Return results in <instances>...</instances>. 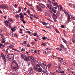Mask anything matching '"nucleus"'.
<instances>
[{
  "label": "nucleus",
  "instance_id": "f257e3e1",
  "mask_svg": "<svg viewBox=\"0 0 75 75\" xmlns=\"http://www.w3.org/2000/svg\"><path fill=\"white\" fill-rule=\"evenodd\" d=\"M11 67L12 69L13 70H14V71H16V70L18 69L19 68L18 64L15 61H13L12 62Z\"/></svg>",
  "mask_w": 75,
  "mask_h": 75
},
{
  "label": "nucleus",
  "instance_id": "f03ea898",
  "mask_svg": "<svg viewBox=\"0 0 75 75\" xmlns=\"http://www.w3.org/2000/svg\"><path fill=\"white\" fill-rule=\"evenodd\" d=\"M32 66H33V68L34 69L36 70V69H38V67H40V66L38 64H36L35 63H33L32 64Z\"/></svg>",
  "mask_w": 75,
  "mask_h": 75
},
{
  "label": "nucleus",
  "instance_id": "7ed1b4c3",
  "mask_svg": "<svg viewBox=\"0 0 75 75\" xmlns=\"http://www.w3.org/2000/svg\"><path fill=\"white\" fill-rule=\"evenodd\" d=\"M6 57L8 61H11L12 57H11L10 54H8V55H6Z\"/></svg>",
  "mask_w": 75,
  "mask_h": 75
},
{
  "label": "nucleus",
  "instance_id": "20e7f679",
  "mask_svg": "<svg viewBox=\"0 0 75 75\" xmlns=\"http://www.w3.org/2000/svg\"><path fill=\"white\" fill-rule=\"evenodd\" d=\"M0 7L1 8L5 9V8H8V6H7V5H0Z\"/></svg>",
  "mask_w": 75,
  "mask_h": 75
},
{
  "label": "nucleus",
  "instance_id": "39448f33",
  "mask_svg": "<svg viewBox=\"0 0 75 75\" xmlns=\"http://www.w3.org/2000/svg\"><path fill=\"white\" fill-rule=\"evenodd\" d=\"M42 74L43 75H48V71L47 70H45L42 72Z\"/></svg>",
  "mask_w": 75,
  "mask_h": 75
},
{
  "label": "nucleus",
  "instance_id": "423d86ee",
  "mask_svg": "<svg viewBox=\"0 0 75 75\" xmlns=\"http://www.w3.org/2000/svg\"><path fill=\"white\" fill-rule=\"evenodd\" d=\"M28 58L29 59V60H30L31 62H33V61H34V59L33 57H32L31 56H29L28 57Z\"/></svg>",
  "mask_w": 75,
  "mask_h": 75
},
{
  "label": "nucleus",
  "instance_id": "0eeeda50",
  "mask_svg": "<svg viewBox=\"0 0 75 75\" xmlns=\"http://www.w3.org/2000/svg\"><path fill=\"white\" fill-rule=\"evenodd\" d=\"M53 19H54V20H57V15L54 13L53 14Z\"/></svg>",
  "mask_w": 75,
  "mask_h": 75
},
{
  "label": "nucleus",
  "instance_id": "6e6552de",
  "mask_svg": "<svg viewBox=\"0 0 75 75\" xmlns=\"http://www.w3.org/2000/svg\"><path fill=\"white\" fill-rule=\"evenodd\" d=\"M39 6L41 7L42 8H45L46 6L45 5L43 4H42L40 3L39 4Z\"/></svg>",
  "mask_w": 75,
  "mask_h": 75
},
{
  "label": "nucleus",
  "instance_id": "1a4fd4ad",
  "mask_svg": "<svg viewBox=\"0 0 75 75\" xmlns=\"http://www.w3.org/2000/svg\"><path fill=\"white\" fill-rule=\"evenodd\" d=\"M38 72H41L42 71V69L41 68V67H39L38 68Z\"/></svg>",
  "mask_w": 75,
  "mask_h": 75
},
{
  "label": "nucleus",
  "instance_id": "9d476101",
  "mask_svg": "<svg viewBox=\"0 0 75 75\" xmlns=\"http://www.w3.org/2000/svg\"><path fill=\"white\" fill-rule=\"evenodd\" d=\"M25 61H26V62H28L29 60L28 57H25Z\"/></svg>",
  "mask_w": 75,
  "mask_h": 75
},
{
  "label": "nucleus",
  "instance_id": "9b49d317",
  "mask_svg": "<svg viewBox=\"0 0 75 75\" xmlns=\"http://www.w3.org/2000/svg\"><path fill=\"white\" fill-rule=\"evenodd\" d=\"M62 40H63V41L64 42V43H65V44H67V40H66L65 39H64V38H62Z\"/></svg>",
  "mask_w": 75,
  "mask_h": 75
},
{
  "label": "nucleus",
  "instance_id": "f8f14e48",
  "mask_svg": "<svg viewBox=\"0 0 75 75\" xmlns=\"http://www.w3.org/2000/svg\"><path fill=\"white\" fill-rule=\"evenodd\" d=\"M37 9L39 11H42V9L39 6H37Z\"/></svg>",
  "mask_w": 75,
  "mask_h": 75
},
{
  "label": "nucleus",
  "instance_id": "ddd939ff",
  "mask_svg": "<svg viewBox=\"0 0 75 75\" xmlns=\"http://www.w3.org/2000/svg\"><path fill=\"white\" fill-rule=\"evenodd\" d=\"M47 6L48 8H51L52 7V5L50 4H47Z\"/></svg>",
  "mask_w": 75,
  "mask_h": 75
},
{
  "label": "nucleus",
  "instance_id": "4468645a",
  "mask_svg": "<svg viewBox=\"0 0 75 75\" xmlns=\"http://www.w3.org/2000/svg\"><path fill=\"white\" fill-rule=\"evenodd\" d=\"M37 62L38 63L39 65H41V62L40 60H38Z\"/></svg>",
  "mask_w": 75,
  "mask_h": 75
},
{
  "label": "nucleus",
  "instance_id": "2eb2a0df",
  "mask_svg": "<svg viewBox=\"0 0 75 75\" xmlns=\"http://www.w3.org/2000/svg\"><path fill=\"white\" fill-rule=\"evenodd\" d=\"M1 57L3 59H5V57H4V55L3 53H1Z\"/></svg>",
  "mask_w": 75,
  "mask_h": 75
},
{
  "label": "nucleus",
  "instance_id": "dca6fc26",
  "mask_svg": "<svg viewBox=\"0 0 75 75\" xmlns=\"http://www.w3.org/2000/svg\"><path fill=\"white\" fill-rule=\"evenodd\" d=\"M60 63H61V64H63V65H65L67 64V63H66V62H63L62 61H61L60 62Z\"/></svg>",
  "mask_w": 75,
  "mask_h": 75
},
{
  "label": "nucleus",
  "instance_id": "f3484780",
  "mask_svg": "<svg viewBox=\"0 0 75 75\" xmlns=\"http://www.w3.org/2000/svg\"><path fill=\"white\" fill-rule=\"evenodd\" d=\"M67 15L68 16V21H70V15L68 13H67Z\"/></svg>",
  "mask_w": 75,
  "mask_h": 75
},
{
  "label": "nucleus",
  "instance_id": "a211bd4d",
  "mask_svg": "<svg viewBox=\"0 0 75 75\" xmlns=\"http://www.w3.org/2000/svg\"><path fill=\"white\" fill-rule=\"evenodd\" d=\"M6 40L5 38L2 39V40H2V43H4V42H6V41L4 40Z\"/></svg>",
  "mask_w": 75,
  "mask_h": 75
},
{
  "label": "nucleus",
  "instance_id": "6ab92c4d",
  "mask_svg": "<svg viewBox=\"0 0 75 75\" xmlns=\"http://www.w3.org/2000/svg\"><path fill=\"white\" fill-rule=\"evenodd\" d=\"M28 71L29 72V73H32V72H33V70L32 69H29L28 70Z\"/></svg>",
  "mask_w": 75,
  "mask_h": 75
},
{
  "label": "nucleus",
  "instance_id": "aec40b11",
  "mask_svg": "<svg viewBox=\"0 0 75 75\" xmlns=\"http://www.w3.org/2000/svg\"><path fill=\"white\" fill-rule=\"evenodd\" d=\"M53 4L54 6H57L58 5V4L57 3H55V2H54L53 3Z\"/></svg>",
  "mask_w": 75,
  "mask_h": 75
},
{
  "label": "nucleus",
  "instance_id": "412c9836",
  "mask_svg": "<svg viewBox=\"0 0 75 75\" xmlns=\"http://www.w3.org/2000/svg\"><path fill=\"white\" fill-rule=\"evenodd\" d=\"M24 19H22L21 20V21L22 23H23L24 24H26V22L25 21H24Z\"/></svg>",
  "mask_w": 75,
  "mask_h": 75
},
{
  "label": "nucleus",
  "instance_id": "4be33fe9",
  "mask_svg": "<svg viewBox=\"0 0 75 75\" xmlns=\"http://www.w3.org/2000/svg\"><path fill=\"white\" fill-rule=\"evenodd\" d=\"M45 65V64L44 63H42V65H41V67H42V68H44V66Z\"/></svg>",
  "mask_w": 75,
  "mask_h": 75
},
{
  "label": "nucleus",
  "instance_id": "5701e85b",
  "mask_svg": "<svg viewBox=\"0 0 75 75\" xmlns=\"http://www.w3.org/2000/svg\"><path fill=\"white\" fill-rule=\"evenodd\" d=\"M51 50V48H50V47H48L46 49V50L47 51H49L50 50Z\"/></svg>",
  "mask_w": 75,
  "mask_h": 75
},
{
  "label": "nucleus",
  "instance_id": "b1692460",
  "mask_svg": "<svg viewBox=\"0 0 75 75\" xmlns=\"http://www.w3.org/2000/svg\"><path fill=\"white\" fill-rule=\"evenodd\" d=\"M52 11H53V13H57V10H55L54 9H52Z\"/></svg>",
  "mask_w": 75,
  "mask_h": 75
},
{
  "label": "nucleus",
  "instance_id": "393cba45",
  "mask_svg": "<svg viewBox=\"0 0 75 75\" xmlns=\"http://www.w3.org/2000/svg\"><path fill=\"white\" fill-rule=\"evenodd\" d=\"M59 72L60 73V74H64L65 73V71H59Z\"/></svg>",
  "mask_w": 75,
  "mask_h": 75
},
{
  "label": "nucleus",
  "instance_id": "a878e982",
  "mask_svg": "<svg viewBox=\"0 0 75 75\" xmlns=\"http://www.w3.org/2000/svg\"><path fill=\"white\" fill-rule=\"evenodd\" d=\"M58 69L60 71H62V69H61V67H60V66H59Z\"/></svg>",
  "mask_w": 75,
  "mask_h": 75
},
{
  "label": "nucleus",
  "instance_id": "bb28decb",
  "mask_svg": "<svg viewBox=\"0 0 75 75\" xmlns=\"http://www.w3.org/2000/svg\"><path fill=\"white\" fill-rule=\"evenodd\" d=\"M43 68H44L45 69H46L47 68V65H46V64H45V65Z\"/></svg>",
  "mask_w": 75,
  "mask_h": 75
},
{
  "label": "nucleus",
  "instance_id": "cd10ccee",
  "mask_svg": "<svg viewBox=\"0 0 75 75\" xmlns=\"http://www.w3.org/2000/svg\"><path fill=\"white\" fill-rule=\"evenodd\" d=\"M21 57L22 58H24V54H22L21 55Z\"/></svg>",
  "mask_w": 75,
  "mask_h": 75
},
{
  "label": "nucleus",
  "instance_id": "c85d7f7f",
  "mask_svg": "<svg viewBox=\"0 0 75 75\" xmlns=\"http://www.w3.org/2000/svg\"><path fill=\"white\" fill-rule=\"evenodd\" d=\"M24 17V15L23 14L21 16L20 18H24L23 17Z\"/></svg>",
  "mask_w": 75,
  "mask_h": 75
},
{
  "label": "nucleus",
  "instance_id": "c756f323",
  "mask_svg": "<svg viewBox=\"0 0 75 75\" xmlns=\"http://www.w3.org/2000/svg\"><path fill=\"white\" fill-rule=\"evenodd\" d=\"M61 47L62 48H64V45L62 44L61 45Z\"/></svg>",
  "mask_w": 75,
  "mask_h": 75
},
{
  "label": "nucleus",
  "instance_id": "7c9ffc66",
  "mask_svg": "<svg viewBox=\"0 0 75 75\" xmlns=\"http://www.w3.org/2000/svg\"><path fill=\"white\" fill-rule=\"evenodd\" d=\"M48 68H51V64H48Z\"/></svg>",
  "mask_w": 75,
  "mask_h": 75
},
{
  "label": "nucleus",
  "instance_id": "2f4dec72",
  "mask_svg": "<svg viewBox=\"0 0 75 75\" xmlns=\"http://www.w3.org/2000/svg\"><path fill=\"white\" fill-rule=\"evenodd\" d=\"M55 31L56 32V33H59V31H58V30H57V29H55Z\"/></svg>",
  "mask_w": 75,
  "mask_h": 75
},
{
  "label": "nucleus",
  "instance_id": "473e14b6",
  "mask_svg": "<svg viewBox=\"0 0 75 75\" xmlns=\"http://www.w3.org/2000/svg\"><path fill=\"white\" fill-rule=\"evenodd\" d=\"M12 49L13 50H14V51H17V52H19V51L18 50L15 49L14 48H13Z\"/></svg>",
  "mask_w": 75,
  "mask_h": 75
},
{
  "label": "nucleus",
  "instance_id": "72a5a7b5",
  "mask_svg": "<svg viewBox=\"0 0 75 75\" xmlns=\"http://www.w3.org/2000/svg\"><path fill=\"white\" fill-rule=\"evenodd\" d=\"M42 44L43 45H44V46H46V44L45 43H43Z\"/></svg>",
  "mask_w": 75,
  "mask_h": 75
},
{
  "label": "nucleus",
  "instance_id": "f704fd0d",
  "mask_svg": "<svg viewBox=\"0 0 75 75\" xmlns=\"http://www.w3.org/2000/svg\"><path fill=\"white\" fill-rule=\"evenodd\" d=\"M9 21H13V20H12V18H9L8 20Z\"/></svg>",
  "mask_w": 75,
  "mask_h": 75
},
{
  "label": "nucleus",
  "instance_id": "c9c22d12",
  "mask_svg": "<svg viewBox=\"0 0 75 75\" xmlns=\"http://www.w3.org/2000/svg\"><path fill=\"white\" fill-rule=\"evenodd\" d=\"M50 74H51V75H56L55 74H54V73L51 72H50Z\"/></svg>",
  "mask_w": 75,
  "mask_h": 75
},
{
  "label": "nucleus",
  "instance_id": "e433bc0d",
  "mask_svg": "<svg viewBox=\"0 0 75 75\" xmlns=\"http://www.w3.org/2000/svg\"><path fill=\"white\" fill-rule=\"evenodd\" d=\"M20 30L21 32H20L19 33L21 34H22V33H23V32H22V31H23V30H22V29H20Z\"/></svg>",
  "mask_w": 75,
  "mask_h": 75
},
{
  "label": "nucleus",
  "instance_id": "4c0bfd02",
  "mask_svg": "<svg viewBox=\"0 0 75 75\" xmlns=\"http://www.w3.org/2000/svg\"><path fill=\"white\" fill-rule=\"evenodd\" d=\"M71 72L72 73V74H73L74 75H75V72H73L72 71H71Z\"/></svg>",
  "mask_w": 75,
  "mask_h": 75
},
{
  "label": "nucleus",
  "instance_id": "58836bf2",
  "mask_svg": "<svg viewBox=\"0 0 75 75\" xmlns=\"http://www.w3.org/2000/svg\"><path fill=\"white\" fill-rule=\"evenodd\" d=\"M11 30L12 31L16 30V29H13L12 28H11Z\"/></svg>",
  "mask_w": 75,
  "mask_h": 75
},
{
  "label": "nucleus",
  "instance_id": "ea45409f",
  "mask_svg": "<svg viewBox=\"0 0 75 75\" xmlns=\"http://www.w3.org/2000/svg\"><path fill=\"white\" fill-rule=\"evenodd\" d=\"M26 4H27L28 5V6H32V5H29V4L27 2L26 3Z\"/></svg>",
  "mask_w": 75,
  "mask_h": 75
},
{
  "label": "nucleus",
  "instance_id": "a19ab883",
  "mask_svg": "<svg viewBox=\"0 0 75 75\" xmlns=\"http://www.w3.org/2000/svg\"><path fill=\"white\" fill-rule=\"evenodd\" d=\"M63 31L64 33V34L65 36L66 37H67V35H66V34H65V33L66 32L64 30H63Z\"/></svg>",
  "mask_w": 75,
  "mask_h": 75
},
{
  "label": "nucleus",
  "instance_id": "79ce46f5",
  "mask_svg": "<svg viewBox=\"0 0 75 75\" xmlns=\"http://www.w3.org/2000/svg\"><path fill=\"white\" fill-rule=\"evenodd\" d=\"M59 6L61 10H62V6H61V5H60Z\"/></svg>",
  "mask_w": 75,
  "mask_h": 75
},
{
  "label": "nucleus",
  "instance_id": "37998d69",
  "mask_svg": "<svg viewBox=\"0 0 75 75\" xmlns=\"http://www.w3.org/2000/svg\"><path fill=\"white\" fill-rule=\"evenodd\" d=\"M38 35V34L37 33H34V36H37V35Z\"/></svg>",
  "mask_w": 75,
  "mask_h": 75
},
{
  "label": "nucleus",
  "instance_id": "c03bdc74",
  "mask_svg": "<svg viewBox=\"0 0 75 75\" xmlns=\"http://www.w3.org/2000/svg\"><path fill=\"white\" fill-rule=\"evenodd\" d=\"M21 51H25V49L24 48H22L21 49Z\"/></svg>",
  "mask_w": 75,
  "mask_h": 75
},
{
  "label": "nucleus",
  "instance_id": "a18cd8bd",
  "mask_svg": "<svg viewBox=\"0 0 75 75\" xmlns=\"http://www.w3.org/2000/svg\"><path fill=\"white\" fill-rule=\"evenodd\" d=\"M13 45H10L8 46L10 48H12L13 47Z\"/></svg>",
  "mask_w": 75,
  "mask_h": 75
},
{
  "label": "nucleus",
  "instance_id": "49530a36",
  "mask_svg": "<svg viewBox=\"0 0 75 75\" xmlns=\"http://www.w3.org/2000/svg\"><path fill=\"white\" fill-rule=\"evenodd\" d=\"M42 39L43 40H45L46 39V38L44 37H43L42 38Z\"/></svg>",
  "mask_w": 75,
  "mask_h": 75
},
{
  "label": "nucleus",
  "instance_id": "de8ad7c7",
  "mask_svg": "<svg viewBox=\"0 0 75 75\" xmlns=\"http://www.w3.org/2000/svg\"><path fill=\"white\" fill-rule=\"evenodd\" d=\"M1 36H2V37H3V38L4 37V36L3 35V34L2 33H1Z\"/></svg>",
  "mask_w": 75,
  "mask_h": 75
},
{
  "label": "nucleus",
  "instance_id": "09e8293b",
  "mask_svg": "<svg viewBox=\"0 0 75 75\" xmlns=\"http://www.w3.org/2000/svg\"><path fill=\"white\" fill-rule=\"evenodd\" d=\"M23 44H27V43H26V41H24L23 42Z\"/></svg>",
  "mask_w": 75,
  "mask_h": 75
},
{
  "label": "nucleus",
  "instance_id": "8fccbe9b",
  "mask_svg": "<svg viewBox=\"0 0 75 75\" xmlns=\"http://www.w3.org/2000/svg\"><path fill=\"white\" fill-rule=\"evenodd\" d=\"M72 18L73 19V20H75V17H72Z\"/></svg>",
  "mask_w": 75,
  "mask_h": 75
},
{
  "label": "nucleus",
  "instance_id": "3c124183",
  "mask_svg": "<svg viewBox=\"0 0 75 75\" xmlns=\"http://www.w3.org/2000/svg\"><path fill=\"white\" fill-rule=\"evenodd\" d=\"M61 27L62 28H64V26L63 25H62L61 26Z\"/></svg>",
  "mask_w": 75,
  "mask_h": 75
},
{
  "label": "nucleus",
  "instance_id": "603ef678",
  "mask_svg": "<svg viewBox=\"0 0 75 75\" xmlns=\"http://www.w3.org/2000/svg\"><path fill=\"white\" fill-rule=\"evenodd\" d=\"M72 42H75V40H72Z\"/></svg>",
  "mask_w": 75,
  "mask_h": 75
},
{
  "label": "nucleus",
  "instance_id": "864d4df0",
  "mask_svg": "<svg viewBox=\"0 0 75 75\" xmlns=\"http://www.w3.org/2000/svg\"><path fill=\"white\" fill-rule=\"evenodd\" d=\"M43 53L44 54H47V52H46L45 51L43 52Z\"/></svg>",
  "mask_w": 75,
  "mask_h": 75
},
{
  "label": "nucleus",
  "instance_id": "5fc2aeb1",
  "mask_svg": "<svg viewBox=\"0 0 75 75\" xmlns=\"http://www.w3.org/2000/svg\"><path fill=\"white\" fill-rule=\"evenodd\" d=\"M21 11V9H20L18 11V12L19 13Z\"/></svg>",
  "mask_w": 75,
  "mask_h": 75
},
{
  "label": "nucleus",
  "instance_id": "6e6d98bb",
  "mask_svg": "<svg viewBox=\"0 0 75 75\" xmlns=\"http://www.w3.org/2000/svg\"><path fill=\"white\" fill-rule=\"evenodd\" d=\"M27 12H28V13H30V10H27Z\"/></svg>",
  "mask_w": 75,
  "mask_h": 75
},
{
  "label": "nucleus",
  "instance_id": "4d7b16f0",
  "mask_svg": "<svg viewBox=\"0 0 75 75\" xmlns=\"http://www.w3.org/2000/svg\"><path fill=\"white\" fill-rule=\"evenodd\" d=\"M42 24H43V25H45V23L44 22L43 23H42Z\"/></svg>",
  "mask_w": 75,
  "mask_h": 75
},
{
  "label": "nucleus",
  "instance_id": "13d9d810",
  "mask_svg": "<svg viewBox=\"0 0 75 75\" xmlns=\"http://www.w3.org/2000/svg\"><path fill=\"white\" fill-rule=\"evenodd\" d=\"M3 13V12H2V11H1V10L0 9V14H1Z\"/></svg>",
  "mask_w": 75,
  "mask_h": 75
},
{
  "label": "nucleus",
  "instance_id": "bf43d9fd",
  "mask_svg": "<svg viewBox=\"0 0 75 75\" xmlns=\"http://www.w3.org/2000/svg\"><path fill=\"white\" fill-rule=\"evenodd\" d=\"M56 7H58V10L59 9V5H57Z\"/></svg>",
  "mask_w": 75,
  "mask_h": 75
},
{
  "label": "nucleus",
  "instance_id": "052dcab7",
  "mask_svg": "<svg viewBox=\"0 0 75 75\" xmlns=\"http://www.w3.org/2000/svg\"><path fill=\"white\" fill-rule=\"evenodd\" d=\"M14 6L15 7H17V5L16 4H15V5H14Z\"/></svg>",
  "mask_w": 75,
  "mask_h": 75
},
{
  "label": "nucleus",
  "instance_id": "680f3d73",
  "mask_svg": "<svg viewBox=\"0 0 75 75\" xmlns=\"http://www.w3.org/2000/svg\"><path fill=\"white\" fill-rule=\"evenodd\" d=\"M2 47V44L0 43V48H1Z\"/></svg>",
  "mask_w": 75,
  "mask_h": 75
},
{
  "label": "nucleus",
  "instance_id": "e2e57ef3",
  "mask_svg": "<svg viewBox=\"0 0 75 75\" xmlns=\"http://www.w3.org/2000/svg\"><path fill=\"white\" fill-rule=\"evenodd\" d=\"M22 14H23V13L22 12H21L19 14V15L20 16H21V15H22Z\"/></svg>",
  "mask_w": 75,
  "mask_h": 75
},
{
  "label": "nucleus",
  "instance_id": "0e129e2a",
  "mask_svg": "<svg viewBox=\"0 0 75 75\" xmlns=\"http://www.w3.org/2000/svg\"><path fill=\"white\" fill-rule=\"evenodd\" d=\"M56 72H58V73H59V71H58L57 70L56 71Z\"/></svg>",
  "mask_w": 75,
  "mask_h": 75
},
{
  "label": "nucleus",
  "instance_id": "69168bd1",
  "mask_svg": "<svg viewBox=\"0 0 75 75\" xmlns=\"http://www.w3.org/2000/svg\"><path fill=\"white\" fill-rule=\"evenodd\" d=\"M24 10L25 11L27 10L26 9V7H25V8H24Z\"/></svg>",
  "mask_w": 75,
  "mask_h": 75
},
{
  "label": "nucleus",
  "instance_id": "338daca9",
  "mask_svg": "<svg viewBox=\"0 0 75 75\" xmlns=\"http://www.w3.org/2000/svg\"><path fill=\"white\" fill-rule=\"evenodd\" d=\"M16 17H18L19 18V15H17V16H16Z\"/></svg>",
  "mask_w": 75,
  "mask_h": 75
},
{
  "label": "nucleus",
  "instance_id": "774afa93",
  "mask_svg": "<svg viewBox=\"0 0 75 75\" xmlns=\"http://www.w3.org/2000/svg\"><path fill=\"white\" fill-rule=\"evenodd\" d=\"M31 46L29 45H28V47H30Z\"/></svg>",
  "mask_w": 75,
  "mask_h": 75
}]
</instances>
